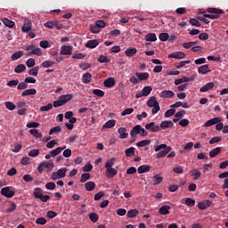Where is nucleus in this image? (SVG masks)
<instances>
[{
    "mask_svg": "<svg viewBox=\"0 0 228 228\" xmlns=\"http://www.w3.org/2000/svg\"><path fill=\"white\" fill-rule=\"evenodd\" d=\"M172 151V147L167 146V144H160L155 146V152L157 153L158 159H160L161 158H165L168 152Z\"/></svg>",
    "mask_w": 228,
    "mask_h": 228,
    "instance_id": "obj_1",
    "label": "nucleus"
},
{
    "mask_svg": "<svg viewBox=\"0 0 228 228\" xmlns=\"http://www.w3.org/2000/svg\"><path fill=\"white\" fill-rule=\"evenodd\" d=\"M208 13H213V14H204V17L207 19H211L212 20H215L216 19H220V15H224V12L222 9L218 8H213L209 7L207 9Z\"/></svg>",
    "mask_w": 228,
    "mask_h": 228,
    "instance_id": "obj_2",
    "label": "nucleus"
},
{
    "mask_svg": "<svg viewBox=\"0 0 228 228\" xmlns=\"http://www.w3.org/2000/svg\"><path fill=\"white\" fill-rule=\"evenodd\" d=\"M72 97H74L72 94L61 95L57 101L53 102V108H60L61 106H65L67 102H69V101H72Z\"/></svg>",
    "mask_w": 228,
    "mask_h": 228,
    "instance_id": "obj_3",
    "label": "nucleus"
},
{
    "mask_svg": "<svg viewBox=\"0 0 228 228\" xmlns=\"http://www.w3.org/2000/svg\"><path fill=\"white\" fill-rule=\"evenodd\" d=\"M147 106H149V108H153L151 110L152 115H156V113H158V111L161 110V108L159 107V102H158V100L154 96H151L148 100Z\"/></svg>",
    "mask_w": 228,
    "mask_h": 228,
    "instance_id": "obj_4",
    "label": "nucleus"
},
{
    "mask_svg": "<svg viewBox=\"0 0 228 228\" xmlns=\"http://www.w3.org/2000/svg\"><path fill=\"white\" fill-rule=\"evenodd\" d=\"M67 175V167L58 169L56 172L52 174V180L58 181L63 179Z\"/></svg>",
    "mask_w": 228,
    "mask_h": 228,
    "instance_id": "obj_5",
    "label": "nucleus"
},
{
    "mask_svg": "<svg viewBox=\"0 0 228 228\" xmlns=\"http://www.w3.org/2000/svg\"><path fill=\"white\" fill-rule=\"evenodd\" d=\"M26 51L28 52V56H43L42 48H36L35 45H29L26 47Z\"/></svg>",
    "mask_w": 228,
    "mask_h": 228,
    "instance_id": "obj_6",
    "label": "nucleus"
},
{
    "mask_svg": "<svg viewBox=\"0 0 228 228\" xmlns=\"http://www.w3.org/2000/svg\"><path fill=\"white\" fill-rule=\"evenodd\" d=\"M145 129H148V131H151V133H158L161 130V126H156L155 122H151L147 125H145Z\"/></svg>",
    "mask_w": 228,
    "mask_h": 228,
    "instance_id": "obj_7",
    "label": "nucleus"
},
{
    "mask_svg": "<svg viewBox=\"0 0 228 228\" xmlns=\"http://www.w3.org/2000/svg\"><path fill=\"white\" fill-rule=\"evenodd\" d=\"M1 193L4 197H7V199H12L15 195V191L11 190L10 187L2 188Z\"/></svg>",
    "mask_w": 228,
    "mask_h": 228,
    "instance_id": "obj_8",
    "label": "nucleus"
},
{
    "mask_svg": "<svg viewBox=\"0 0 228 228\" xmlns=\"http://www.w3.org/2000/svg\"><path fill=\"white\" fill-rule=\"evenodd\" d=\"M220 122H222V118H213L209 120H208L204 126L205 127H211V126H215L216 124H220Z\"/></svg>",
    "mask_w": 228,
    "mask_h": 228,
    "instance_id": "obj_9",
    "label": "nucleus"
},
{
    "mask_svg": "<svg viewBox=\"0 0 228 228\" xmlns=\"http://www.w3.org/2000/svg\"><path fill=\"white\" fill-rule=\"evenodd\" d=\"M174 95H175V94L171 90L162 91L159 94V97H161L162 99H172Z\"/></svg>",
    "mask_w": 228,
    "mask_h": 228,
    "instance_id": "obj_10",
    "label": "nucleus"
},
{
    "mask_svg": "<svg viewBox=\"0 0 228 228\" xmlns=\"http://www.w3.org/2000/svg\"><path fill=\"white\" fill-rule=\"evenodd\" d=\"M186 54L183 52H175L167 55V58H175L176 60H183Z\"/></svg>",
    "mask_w": 228,
    "mask_h": 228,
    "instance_id": "obj_11",
    "label": "nucleus"
},
{
    "mask_svg": "<svg viewBox=\"0 0 228 228\" xmlns=\"http://www.w3.org/2000/svg\"><path fill=\"white\" fill-rule=\"evenodd\" d=\"M215 88V83L213 82H208L206 85H204L200 89V92L204 93V92H209V90H213Z\"/></svg>",
    "mask_w": 228,
    "mask_h": 228,
    "instance_id": "obj_12",
    "label": "nucleus"
},
{
    "mask_svg": "<svg viewBox=\"0 0 228 228\" xmlns=\"http://www.w3.org/2000/svg\"><path fill=\"white\" fill-rule=\"evenodd\" d=\"M61 54L67 56L72 54V47L67 46V45H62L61 47Z\"/></svg>",
    "mask_w": 228,
    "mask_h": 228,
    "instance_id": "obj_13",
    "label": "nucleus"
},
{
    "mask_svg": "<svg viewBox=\"0 0 228 228\" xmlns=\"http://www.w3.org/2000/svg\"><path fill=\"white\" fill-rule=\"evenodd\" d=\"M118 133L121 140H125V138H127V136H129V134H127V129L126 127H119L118 129Z\"/></svg>",
    "mask_w": 228,
    "mask_h": 228,
    "instance_id": "obj_14",
    "label": "nucleus"
},
{
    "mask_svg": "<svg viewBox=\"0 0 228 228\" xmlns=\"http://www.w3.org/2000/svg\"><path fill=\"white\" fill-rule=\"evenodd\" d=\"M103 86L106 88H113V86H115V78L109 77V78L105 79L103 82Z\"/></svg>",
    "mask_w": 228,
    "mask_h": 228,
    "instance_id": "obj_15",
    "label": "nucleus"
},
{
    "mask_svg": "<svg viewBox=\"0 0 228 228\" xmlns=\"http://www.w3.org/2000/svg\"><path fill=\"white\" fill-rule=\"evenodd\" d=\"M135 76L139 79V82L140 81H147V79H149V77H150V75L148 72H143V73L136 72Z\"/></svg>",
    "mask_w": 228,
    "mask_h": 228,
    "instance_id": "obj_16",
    "label": "nucleus"
},
{
    "mask_svg": "<svg viewBox=\"0 0 228 228\" xmlns=\"http://www.w3.org/2000/svg\"><path fill=\"white\" fill-rule=\"evenodd\" d=\"M140 130H141V126L140 125H136L135 126H134L132 128V130L130 131V136L132 138H136L137 134H140Z\"/></svg>",
    "mask_w": 228,
    "mask_h": 228,
    "instance_id": "obj_17",
    "label": "nucleus"
},
{
    "mask_svg": "<svg viewBox=\"0 0 228 228\" xmlns=\"http://www.w3.org/2000/svg\"><path fill=\"white\" fill-rule=\"evenodd\" d=\"M136 53H138V51L134 47H129L125 51V54H126V56H127V58H131V57L134 56V54H136Z\"/></svg>",
    "mask_w": 228,
    "mask_h": 228,
    "instance_id": "obj_18",
    "label": "nucleus"
},
{
    "mask_svg": "<svg viewBox=\"0 0 228 228\" xmlns=\"http://www.w3.org/2000/svg\"><path fill=\"white\" fill-rule=\"evenodd\" d=\"M97 45H99V41L97 39L89 40L86 44V47H88L89 49H95Z\"/></svg>",
    "mask_w": 228,
    "mask_h": 228,
    "instance_id": "obj_19",
    "label": "nucleus"
},
{
    "mask_svg": "<svg viewBox=\"0 0 228 228\" xmlns=\"http://www.w3.org/2000/svg\"><path fill=\"white\" fill-rule=\"evenodd\" d=\"M198 72L199 74H208V72H211V70H209V65L205 64V65L200 66L198 68Z\"/></svg>",
    "mask_w": 228,
    "mask_h": 228,
    "instance_id": "obj_20",
    "label": "nucleus"
},
{
    "mask_svg": "<svg viewBox=\"0 0 228 228\" xmlns=\"http://www.w3.org/2000/svg\"><path fill=\"white\" fill-rule=\"evenodd\" d=\"M137 172H138V174H145L147 172H151V166L142 165L138 167Z\"/></svg>",
    "mask_w": 228,
    "mask_h": 228,
    "instance_id": "obj_21",
    "label": "nucleus"
},
{
    "mask_svg": "<svg viewBox=\"0 0 228 228\" xmlns=\"http://www.w3.org/2000/svg\"><path fill=\"white\" fill-rule=\"evenodd\" d=\"M191 177H193L194 181H197L198 179H200L202 173H200V171H199V169H192L191 171Z\"/></svg>",
    "mask_w": 228,
    "mask_h": 228,
    "instance_id": "obj_22",
    "label": "nucleus"
},
{
    "mask_svg": "<svg viewBox=\"0 0 228 228\" xmlns=\"http://www.w3.org/2000/svg\"><path fill=\"white\" fill-rule=\"evenodd\" d=\"M189 81H191V78L183 76L182 78H178L176 80H175V85L177 86L183 83H188Z\"/></svg>",
    "mask_w": 228,
    "mask_h": 228,
    "instance_id": "obj_23",
    "label": "nucleus"
},
{
    "mask_svg": "<svg viewBox=\"0 0 228 228\" xmlns=\"http://www.w3.org/2000/svg\"><path fill=\"white\" fill-rule=\"evenodd\" d=\"M159 215H168L170 213V206L164 205L159 209Z\"/></svg>",
    "mask_w": 228,
    "mask_h": 228,
    "instance_id": "obj_24",
    "label": "nucleus"
},
{
    "mask_svg": "<svg viewBox=\"0 0 228 228\" xmlns=\"http://www.w3.org/2000/svg\"><path fill=\"white\" fill-rule=\"evenodd\" d=\"M26 95H37V89L31 88L23 91L21 93V97H26Z\"/></svg>",
    "mask_w": 228,
    "mask_h": 228,
    "instance_id": "obj_25",
    "label": "nucleus"
},
{
    "mask_svg": "<svg viewBox=\"0 0 228 228\" xmlns=\"http://www.w3.org/2000/svg\"><path fill=\"white\" fill-rule=\"evenodd\" d=\"M222 152V148L221 147H216L209 151V157L210 158H216L218 154Z\"/></svg>",
    "mask_w": 228,
    "mask_h": 228,
    "instance_id": "obj_26",
    "label": "nucleus"
},
{
    "mask_svg": "<svg viewBox=\"0 0 228 228\" xmlns=\"http://www.w3.org/2000/svg\"><path fill=\"white\" fill-rule=\"evenodd\" d=\"M106 174H107V177H115V175H117L118 174V172L117 171V169L113 168V167H110L108 169H106Z\"/></svg>",
    "mask_w": 228,
    "mask_h": 228,
    "instance_id": "obj_27",
    "label": "nucleus"
},
{
    "mask_svg": "<svg viewBox=\"0 0 228 228\" xmlns=\"http://www.w3.org/2000/svg\"><path fill=\"white\" fill-rule=\"evenodd\" d=\"M22 56H24V52L18 51V52L12 53V55L11 56V59L12 61H15L19 60L20 58H22Z\"/></svg>",
    "mask_w": 228,
    "mask_h": 228,
    "instance_id": "obj_28",
    "label": "nucleus"
},
{
    "mask_svg": "<svg viewBox=\"0 0 228 228\" xmlns=\"http://www.w3.org/2000/svg\"><path fill=\"white\" fill-rule=\"evenodd\" d=\"M61 151H65V146L64 147H58L55 150H53L50 151V154L52 158H55V156H58V154H61Z\"/></svg>",
    "mask_w": 228,
    "mask_h": 228,
    "instance_id": "obj_29",
    "label": "nucleus"
},
{
    "mask_svg": "<svg viewBox=\"0 0 228 228\" xmlns=\"http://www.w3.org/2000/svg\"><path fill=\"white\" fill-rule=\"evenodd\" d=\"M169 127H174V123L172 121H162L160 124L161 129H169Z\"/></svg>",
    "mask_w": 228,
    "mask_h": 228,
    "instance_id": "obj_30",
    "label": "nucleus"
},
{
    "mask_svg": "<svg viewBox=\"0 0 228 228\" xmlns=\"http://www.w3.org/2000/svg\"><path fill=\"white\" fill-rule=\"evenodd\" d=\"M44 190H42V188L40 187H37L34 189V192L33 195L35 197V199H39L40 197H42Z\"/></svg>",
    "mask_w": 228,
    "mask_h": 228,
    "instance_id": "obj_31",
    "label": "nucleus"
},
{
    "mask_svg": "<svg viewBox=\"0 0 228 228\" xmlns=\"http://www.w3.org/2000/svg\"><path fill=\"white\" fill-rule=\"evenodd\" d=\"M92 81V74L90 73H85L82 77V82L85 85H88Z\"/></svg>",
    "mask_w": 228,
    "mask_h": 228,
    "instance_id": "obj_32",
    "label": "nucleus"
},
{
    "mask_svg": "<svg viewBox=\"0 0 228 228\" xmlns=\"http://www.w3.org/2000/svg\"><path fill=\"white\" fill-rule=\"evenodd\" d=\"M115 161H117V159L115 158H111L110 159H107L106 163H105V168H113V166L115 165Z\"/></svg>",
    "mask_w": 228,
    "mask_h": 228,
    "instance_id": "obj_33",
    "label": "nucleus"
},
{
    "mask_svg": "<svg viewBox=\"0 0 228 228\" xmlns=\"http://www.w3.org/2000/svg\"><path fill=\"white\" fill-rule=\"evenodd\" d=\"M145 40L146 42H156V40H158V37L154 33H149L148 35H146Z\"/></svg>",
    "mask_w": 228,
    "mask_h": 228,
    "instance_id": "obj_34",
    "label": "nucleus"
},
{
    "mask_svg": "<svg viewBox=\"0 0 228 228\" xmlns=\"http://www.w3.org/2000/svg\"><path fill=\"white\" fill-rule=\"evenodd\" d=\"M160 183H163V177L159 175H155L153 176V185L158 186V184H160Z\"/></svg>",
    "mask_w": 228,
    "mask_h": 228,
    "instance_id": "obj_35",
    "label": "nucleus"
},
{
    "mask_svg": "<svg viewBox=\"0 0 228 228\" xmlns=\"http://www.w3.org/2000/svg\"><path fill=\"white\" fill-rule=\"evenodd\" d=\"M115 124H116L115 119H110L103 125V128L111 129V127H115Z\"/></svg>",
    "mask_w": 228,
    "mask_h": 228,
    "instance_id": "obj_36",
    "label": "nucleus"
},
{
    "mask_svg": "<svg viewBox=\"0 0 228 228\" xmlns=\"http://www.w3.org/2000/svg\"><path fill=\"white\" fill-rule=\"evenodd\" d=\"M86 191H94L95 190V183L94 182H87L86 184Z\"/></svg>",
    "mask_w": 228,
    "mask_h": 228,
    "instance_id": "obj_37",
    "label": "nucleus"
},
{
    "mask_svg": "<svg viewBox=\"0 0 228 228\" xmlns=\"http://www.w3.org/2000/svg\"><path fill=\"white\" fill-rule=\"evenodd\" d=\"M3 24H4V26H6V28H12L15 26V22H13L12 20H10L7 18H4L3 20Z\"/></svg>",
    "mask_w": 228,
    "mask_h": 228,
    "instance_id": "obj_38",
    "label": "nucleus"
},
{
    "mask_svg": "<svg viewBox=\"0 0 228 228\" xmlns=\"http://www.w3.org/2000/svg\"><path fill=\"white\" fill-rule=\"evenodd\" d=\"M140 211L138 209H131L127 212V217L128 218H134V216H138Z\"/></svg>",
    "mask_w": 228,
    "mask_h": 228,
    "instance_id": "obj_39",
    "label": "nucleus"
},
{
    "mask_svg": "<svg viewBox=\"0 0 228 228\" xmlns=\"http://www.w3.org/2000/svg\"><path fill=\"white\" fill-rule=\"evenodd\" d=\"M24 70H26V65H24V64H19L14 69V72L16 74H20L21 72H24Z\"/></svg>",
    "mask_w": 228,
    "mask_h": 228,
    "instance_id": "obj_40",
    "label": "nucleus"
},
{
    "mask_svg": "<svg viewBox=\"0 0 228 228\" xmlns=\"http://www.w3.org/2000/svg\"><path fill=\"white\" fill-rule=\"evenodd\" d=\"M29 29H31V22L29 20H27L24 22V25H23L21 30L23 31V33H28V31H29Z\"/></svg>",
    "mask_w": 228,
    "mask_h": 228,
    "instance_id": "obj_41",
    "label": "nucleus"
},
{
    "mask_svg": "<svg viewBox=\"0 0 228 228\" xmlns=\"http://www.w3.org/2000/svg\"><path fill=\"white\" fill-rule=\"evenodd\" d=\"M38 70H40V68H38V66H36L28 70V74L29 76H34L35 77H37V76H38Z\"/></svg>",
    "mask_w": 228,
    "mask_h": 228,
    "instance_id": "obj_42",
    "label": "nucleus"
},
{
    "mask_svg": "<svg viewBox=\"0 0 228 228\" xmlns=\"http://www.w3.org/2000/svg\"><path fill=\"white\" fill-rule=\"evenodd\" d=\"M142 95H144V97H147L149 95H151V92H152V87L151 86H144L142 90Z\"/></svg>",
    "mask_w": 228,
    "mask_h": 228,
    "instance_id": "obj_43",
    "label": "nucleus"
},
{
    "mask_svg": "<svg viewBox=\"0 0 228 228\" xmlns=\"http://www.w3.org/2000/svg\"><path fill=\"white\" fill-rule=\"evenodd\" d=\"M43 167L48 170H53V168H54V162H53V160H50L49 162L45 161L43 162Z\"/></svg>",
    "mask_w": 228,
    "mask_h": 228,
    "instance_id": "obj_44",
    "label": "nucleus"
},
{
    "mask_svg": "<svg viewBox=\"0 0 228 228\" xmlns=\"http://www.w3.org/2000/svg\"><path fill=\"white\" fill-rule=\"evenodd\" d=\"M125 154L126 158H132V156H134V147H130L125 151Z\"/></svg>",
    "mask_w": 228,
    "mask_h": 228,
    "instance_id": "obj_45",
    "label": "nucleus"
},
{
    "mask_svg": "<svg viewBox=\"0 0 228 228\" xmlns=\"http://www.w3.org/2000/svg\"><path fill=\"white\" fill-rule=\"evenodd\" d=\"M98 61L99 63H110L111 60L108 58V56L100 55V57L98 58Z\"/></svg>",
    "mask_w": 228,
    "mask_h": 228,
    "instance_id": "obj_46",
    "label": "nucleus"
},
{
    "mask_svg": "<svg viewBox=\"0 0 228 228\" xmlns=\"http://www.w3.org/2000/svg\"><path fill=\"white\" fill-rule=\"evenodd\" d=\"M30 134H32L33 136H35V138H42V133L38 132L37 129H30L29 130Z\"/></svg>",
    "mask_w": 228,
    "mask_h": 228,
    "instance_id": "obj_47",
    "label": "nucleus"
},
{
    "mask_svg": "<svg viewBox=\"0 0 228 228\" xmlns=\"http://www.w3.org/2000/svg\"><path fill=\"white\" fill-rule=\"evenodd\" d=\"M89 29L91 33H94V35H97L98 33H101V28L96 27V25H90Z\"/></svg>",
    "mask_w": 228,
    "mask_h": 228,
    "instance_id": "obj_48",
    "label": "nucleus"
},
{
    "mask_svg": "<svg viewBox=\"0 0 228 228\" xmlns=\"http://www.w3.org/2000/svg\"><path fill=\"white\" fill-rule=\"evenodd\" d=\"M89 219L93 224H95L99 220V215L97 213H91L89 214Z\"/></svg>",
    "mask_w": 228,
    "mask_h": 228,
    "instance_id": "obj_49",
    "label": "nucleus"
},
{
    "mask_svg": "<svg viewBox=\"0 0 228 228\" xmlns=\"http://www.w3.org/2000/svg\"><path fill=\"white\" fill-rule=\"evenodd\" d=\"M151 144V140H142L136 143L137 147H147V145Z\"/></svg>",
    "mask_w": 228,
    "mask_h": 228,
    "instance_id": "obj_50",
    "label": "nucleus"
},
{
    "mask_svg": "<svg viewBox=\"0 0 228 228\" xmlns=\"http://www.w3.org/2000/svg\"><path fill=\"white\" fill-rule=\"evenodd\" d=\"M39 154H40V150H37V149L31 150L28 152V156L30 158H37V156H38Z\"/></svg>",
    "mask_w": 228,
    "mask_h": 228,
    "instance_id": "obj_51",
    "label": "nucleus"
},
{
    "mask_svg": "<svg viewBox=\"0 0 228 228\" xmlns=\"http://www.w3.org/2000/svg\"><path fill=\"white\" fill-rule=\"evenodd\" d=\"M53 65H55V62L53 61H45L42 62V67L45 69H49V67H53Z\"/></svg>",
    "mask_w": 228,
    "mask_h": 228,
    "instance_id": "obj_52",
    "label": "nucleus"
},
{
    "mask_svg": "<svg viewBox=\"0 0 228 228\" xmlns=\"http://www.w3.org/2000/svg\"><path fill=\"white\" fill-rule=\"evenodd\" d=\"M185 204L188 206V208H193V206H195V200L187 198L185 200Z\"/></svg>",
    "mask_w": 228,
    "mask_h": 228,
    "instance_id": "obj_53",
    "label": "nucleus"
},
{
    "mask_svg": "<svg viewBox=\"0 0 228 228\" xmlns=\"http://www.w3.org/2000/svg\"><path fill=\"white\" fill-rule=\"evenodd\" d=\"M94 95H96L97 97H104V91L101 89H94L93 90Z\"/></svg>",
    "mask_w": 228,
    "mask_h": 228,
    "instance_id": "obj_54",
    "label": "nucleus"
},
{
    "mask_svg": "<svg viewBox=\"0 0 228 228\" xmlns=\"http://www.w3.org/2000/svg\"><path fill=\"white\" fill-rule=\"evenodd\" d=\"M190 24L191 26H195L196 28H200V22L198 21L197 19L195 18H191V20H189Z\"/></svg>",
    "mask_w": 228,
    "mask_h": 228,
    "instance_id": "obj_55",
    "label": "nucleus"
},
{
    "mask_svg": "<svg viewBox=\"0 0 228 228\" xmlns=\"http://www.w3.org/2000/svg\"><path fill=\"white\" fill-rule=\"evenodd\" d=\"M159 38L160 42H167L169 38L168 33H160Z\"/></svg>",
    "mask_w": 228,
    "mask_h": 228,
    "instance_id": "obj_56",
    "label": "nucleus"
},
{
    "mask_svg": "<svg viewBox=\"0 0 228 228\" xmlns=\"http://www.w3.org/2000/svg\"><path fill=\"white\" fill-rule=\"evenodd\" d=\"M90 179V173H84L81 175L80 183H86Z\"/></svg>",
    "mask_w": 228,
    "mask_h": 228,
    "instance_id": "obj_57",
    "label": "nucleus"
},
{
    "mask_svg": "<svg viewBox=\"0 0 228 228\" xmlns=\"http://www.w3.org/2000/svg\"><path fill=\"white\" fill-rule=\"evenodd\" d=\"M173 115H175V109H169L165 112L166 118H169Z\"/></svg>",
    "mask_w": 228,
    "mask_h": 228,
    "instance_id": "obj_58",
    "label": "nucleus"
},
{
    "mask_svg": "<svg viewBox=\"0 0 228 228\" xmlns=\"http://www.w3.org/2000/svg\"><path fill=\"white\" fill-rule=\"evenodd\" d=\"M27 127L28 129H31V128H37V127H40V123H37V122H28L27 124Z\"/></svg>",
    "mask_w": 228,
    "mask_h": 228,
    "instance_id": "obj_59",
    "label": "nucleus"
},
{
    "mask_svg": "<svg viewBox=\"0 0 228 228\" xmlns=\"http://www.w3.org/2000/svg\"><path fill=\"white\" fill-rule=\"evenodd\" d=\"M4 105L7 110H10V111H13V110H15V105L12 102H5Z\"/></svg>",
    "mask_w": 228,
    "mask_h": 228,
    "instance_id": "obj_60",
    "label": "nucleus"
},
{
    "mask_svg": "<svg viewBox=\"0 0 228 228\" xmlns=\"http://www.w3.org/2000/svg\"><path fill=\"white\" fill-rule=\"evenodd\" d=\"M26 65H27V67H28V69H31V67H35V65H36L35 59L29 58V59L26 61Z\"/></svg>",
    "mask_w": 228,
    "mask_h": 228,
    "instance_id": "obj_61",
    "label": "nucleus"
},
{
    "mask_svg": "<svg viewBox=\"0 0 228 228\" xmlns=\"http://www.w3.org/2000/svg\"><path fill=\"white\" fill-rule=\"evenodd\" d=\"M46 190H56V183L54 182H49L45 184Z\"/></svg>",
    "mask_w": 228,
    "mask_h": 228,
    "instance_id": "obj_62",
    "label": "nucleus"
},
{
    "mask_svg": "<svg viewBox=\"0 0 228 228\" xmlns=\"http://www.w3.org/2000/svg\"><path fill=\"white\" fill-rule=\"evenodd\" d=\"M218 142H222V136H216L209 140L210 145H213V143H218Z\"/></svg>",
    "mask_w": 228,
    "mask_h": 228,
    "instance_id": "obj_63",
    "label": "nucleus"
},
{
    "mask_svg": "<svg viewBox=\"0 0 228 228\" xmlns=\"http://www.w3.org/2000/svg\"><path fill=\"white\" fill-rule=\"evenodd\" d=\"M26 88H28V84L26 80H24V82H20V84H18V90H26Z\"/></svg>",
    "mask_w": 228,
    "mask_h": 228,
    "instance_id": "obj_64",
    "label": "nucleus"
}]
</instances>
